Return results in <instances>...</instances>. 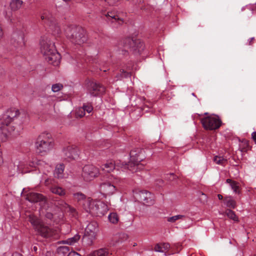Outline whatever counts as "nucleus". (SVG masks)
Instances as JSON below:
<instances>
[{"mask_svg": "<svg viewBox=\"0 0 256 256\" xmlns=\"http://www.w3.org/2000/svg\"><path fill=\"white\" fill-rule=\"evenodd\" d=\"M118 0H106V2H107L110 6H114L116 4Z\"/></svg>", "mask_w": 256, "mask_h": 256, "instance_id": "44", "label": "nucleus"}, {"mask_svg": "<svg viewBox=\"0 0 256 256\" xmlns=\"http://www.w3.org/2000/svg\"><path fill=\"white\" fill-rule=\"evenodd\" d=\"M4 69L0 66V76H2L4 75Z\"/></svg>", "mask_w": 256, "mask_h": 256, "instance_id": "51", "label": "nucleus"}, {"mask_svg": "<svg viewBox=\"0 0 256 256\" xmlns=\"http://www.w3.org/2000/svg\"><path fill=\"white\" fill-rule=\"evenodd\" d=\"M66 204V208L67 212L71 216L76 218L78 216V213L76 210L74 208L70 206V205L67 204Z\"/></svg>", "mask_w": 256, "mask_h": 256, "instance_id": "31", "label": "nucleus"}, {"mask_svg": "<svg viewBox=\"0 0 256 256\" xmlns=\"http://www.w3.org/2000/svg\"><path fill=\"white\" fill-rule=\"evenodd\" d=\"M66 38L76 45H82L87 40L86 30L81 26H70L66 30Z\"/></svg>", "mask_w": 256, "mask_h": 256, "instance_id": "3", "label": "nucleus"}, {"mask_svg": "<svg viewBox=\"0 0 256 256\" xmlns=\"http://www.w3.org/2000/svg\"><path fill=\"white\" fill-rule=\"evenodd\" d=\"M226 213L227 216L230 219L234 221L238 222V218L234 212L231 210L228 209L226 210Z\"/></svg>", "mask_w": 256, "mask_h": 256, "instance_id": "34", "label": "nucleus"}, {"mask_svg": "<svg viewBox=\"0 0 256 256\" xmlns=\"http://www.w3.org/2000/svg\"><path fill=\"white\" fill-rule=\"evenodd\" d=\"M20 112L16 108L8 109L2 116L0 120L2 126L0 130L5 138L8 134L15 130L16 126L14 122L20 116Z\"/></svg>", "mask_w": 256, "mask_h": 256, "instance_id": "2", "label": "nucleus"}, {"mask_svg": "<svg viewBox=\"0 0 256 256\" xmlns=\"http://www.w3.org/2000/svg\"><path fill=\"white\" fill-rule=\"evenodd\" d=\"M96 234L94 233L92 234L85 233L82 238L84 242L87 246H91L96 238Z\"/></svg>", "mask_w": 256, "mask_h": 256, "instance_id": "21", "label": "nucleus"}, {"mask_svg": "<svg viewBox=\"0 0 256 256\" xmlns=\"http://www.w3.org/2000/svg\"><path fill=\"white\" fill-rule=\"evenodd\" d=\"M88 92L92 96H96L103 94L105 92V88L92 80H89L87 84Z\"/></svg>", "mask_w": 256, "mask_h": 256, "instance_id": "12", "label": "nucleus"}, {"mask_svg": "<svg viewBox=\"0 0 256 256\" xmlns=\"http://www.w3.org/2000/svg\"><path fill=\"white\" fill-rule=\"evenodd\" d=\"M85 210L98 216L104 215L108 210V206L102 202H94L88 200L85 204Z\"/></svg>", "mask_w": 256, "mask_h": 256, "instance_id": "6", "label": "nucleus"}, {"mask_svg": "<svg viewBox=\"0 0 256 256\" xmlns=\"http://www.w3.org/2000/svg\"><path fill=\"white\" fill-rule=\"evenodd\" d=\"M62 156L64 159L70 162L78 157V150L75 146H68L64 148Z\"/></svg>", "mask_w": 256, "mask_h": 256, "instance_id": "13", "label": "nucleus"}, {"mask_svg": "<svg viewBox=\"0 0 256 256\" xmlns=\"http://www.w3.org/2000/svg\"><path fill=\"white\" fill-rule=\"evenodd\" d=\"M18 168L22 172H26L28 171L26 169L28 168V164L26 162H20L18 165Z\"/></svg>", "mask_w": 256, "mask_h": 256, "instance_id": "33", "label": "nucleus"}, {"mask_svg": "<svg viewBox=\"0 0 256 256\" xmlns=\"http://www.w3.org/2000/svg\"><path fill=\"white\" fill-rule=\"evenodd\" d=\"M74 200L80 204H82L85 210V204L87 203L88 200L90 202L92 200L90 198H87L86 196L81 192H77L73 194Z\"/></svg>", "mask_w": 256, "mask_h": 256, "instance_id": "17", "label": "nucleus"}, {"mask_svg": "<svg viewBox=\"0 0 256 256\" xmlns=\"http://www.w3.org/2000/svg\"><path fill=\"white\" fill-rule=\"evenodd\" d=\"M252 138L255 142V143L256 144V132H254L252 134Z\"/></svg>", "mask_w": 256, "mask_h": 256, "instance_id": "48", "label": "nucleus"}, {"mask_svg": "<svg viewBox=\"0 0 256 256\" xmlns=\"http://www.w3.org/2000/svg\"><path fill=\"white\" fill-rule=\"evenodd\" d=\"M50 190L52 192L53 194H58L60 196H64L66 194V192L64 189H63L62 188L54 186H52L50 188Z\"/></svg>", "mask_w": 256, "mask_h": 256, "instance_id": "25", "label": "nucleus"}, {"mask_svg": "<svg viewBox=\"0 0 256 256\" xmlns=\"http://www.w3.org/2000/svg\"><path fill=\"white\" fill-rule=\"evenodd\" d=\"M40 50L46 60L54 66L59 64L60 56L56 49L53 42L47 37H42L40 42Z\"/></svg>", "mask_w": 256, "mask_h": 256, "instance_id": "1", "label": "nucleus"}, {"mask_svg": "<svg viewBox=\"0 0 256 256\" xmlns=\"http://www.w3.org/2000/svg\"><path fill=\"white\" fill-rule=\"evenodd\" d=\"M120 74L116 76V77L118 78V80L121 79L122 78H127L130 77L131 76V74L130 72H126L124 69H121L120 70Z\"/></svg>", "mask_w": 256, "mask_h": 256, "instance_id": "36", "label": "nucleus"}, {"mask_svg": "<svg viewBox=\"0 0 256 256\" xmlns=\"http://www.w3.org/2000/svg\"><path fill=\"white\" fill-rule=\"evenodd\" d=\"M218 199L220 200H222L223 198L222 196L220 194H218Z\"/></svg>", "mask_w": 256, "mask_h": 256, "instance_id": "54", "label": "nucleus"}, {"mask_svg": "<svg viewBox=\"0 0 256 256\" xmlns=\"http://www.w3.org/2000/svg\"><path fill=\"white\" fill-rule=\"evenodd\" d=\"M116 164L114 162L112 161H108L106 163L102 164L100 168L102 170L105 171L106 172H110L115 168Z\"/></svg>", "mask_w": 256, "mask_h": 256, "instance_id": "23", "label": "nucleus"}, {"mask_svg": "<svg viewBox=\"0 0 256 256\" xmlns=\"http://www.w3.org/2000/svg\"><path fill=\"white\" fill-rule=\"evenodd\" d=\"M14 42H16V46H22L24 45V42L23 34H21L19 36L14 34Z\"/></svg>", "mask_w": 256, "mask_h": 256, "instance_id": "29", "label": "nucleus"}, {"mask_svg": "<svg viewBox=\"0 0 256 256\" xmlns=\"http://www.w3.org/2000/svg\"><path fill=\"white\" fill-rule=\"evenodd\" d=\"M130 154V161L128 164H122V168L124 169L128 168L132 172H136L143 168V166L140 164L142 159L138 158L139 152H136L135 150H132Z\"/></svg>", "mask_w": 256, "mask_h": 256, "instance_id": "7", "label": "nucleus"}, {"mask_svg": "<svg viewBox=\"0 0 256 256\" xmlns=\"http://www.w3.org/2000/svg\"><path fill=\"white\" fill-rule=\"evenodd\" d=\"M62 88V84H56L52 86V92H56L60 91Z\"/></svg>", "mask_w": 256, "mask_h": 256, "instance_id": "40", "label": "nucleus"}, {"mask_svg": "<svg viewBox=\"0 0 256 256\" xmlns=\"http://www.w3.org/2000/svg\"><path fill=\"white\" fill-rule=\"evenodd\" d=\"M82 107L84 109V112H87L88 114L93 110V107L91 104H84Z\"/></svg>", "mask_w": 256, "mask_h": 256, "instance_id": "41", "label": "nucleus"}, {"mask_svg": "<svg viewBox=\"0 0 256 256\" xmlns=\"http://www.w3.org/2000/svg\"><path fill=\"white\" fill-rule=\"evenodd\" d=\"M46 217L50 220H52L53 218V214L50 212H48L46 214Z\"/></svg>", "mask_w": 256, "mask_h": 256, "instance_id": "47", "label": "nucleus"}, {"mask_svg": "<svg viewBox=\"0 0 256 256\" xmlns=\"http://www.w3.org/2000/svg\"><path fill=\"white\" fill-rule=\"evenodd\" d=\"M108 252L106 248H100L94 252L90 256H108Z\"/></svg>", "mask_w": 256, "mask_h": 256, "instance_id": "28", "label": "nucleus"}, {"mask_svg": "<svg viewBox=\"0 0 256 256\" xmlns=\"http://www.w3.org/2000/svg\"><path fill=\"white\" fill-rule=\"evenodd\" d=\"M164 184V181L162 180H158L156 181V184L158 186H162Z\"/></svg>", "mask_w": 256, "mask_h": 256, "instance_id": "45", "label": "nucleus"}, {"mask_svg": "<svg viewBox=\"0 0 256 256\" xmlns=\"http://www.w3.org/2000/svg\"><path fill=\"white\" fill-rule=\"evenodd\" d=\"M214 161L217 164L223 165L226 160L223 157L215 156L214 158Z\"/></svg>", "mask_w": 256, "mask_h": 256, "instance_id": "38", "label": "nucleus"}, {"mask_svg": "<svg viewBox=\"0 0 256 256\" xmlns=\"http://www.w3.org/2000/svg\"><path fill=\"white\" fill-rule=\"evenodd\" d=\"M230 187L235 193L240 194V186L238 182L233 181L231 182Z\"/></svg>", "mask_w": 256, "mask_h": 256, "instance_id": "39", "label": "nucleus"}, {"mask_svg": "<svg viewBox=\"0 0 256 256\" xmlns=\"http://www.w3.org/2000/svg\"><path fill=\"white\" fill-rule=\"evenodd\" d=\"M170 248V244L168 243H159L156 244L154 248V251L164 253L166 255Z\"/></svg>", "mask_w": 256, "mask_h": 256, "instance_id": "19", "label": "nucleus"}, {"mask_svg": "<svg viewBox=\"0 0 256 256\" xmlns=\"http://www.w3.org/2000/svg\"><path fill=\"white\" fill-rule=\"evenodd\" d=\"M36 231L38 234L44 238H51L56 234V232L52 228L42 224Z\"/></svg>", "mask_w": 256, "mask_h": 256, "instance_id": "14", "label": "nucleus"}, {"mask_svg": "<svg viewBox=\"0 0 256 256\" xmlns=\"http://www.w3.org/2000/svg\"><path fill=\"white\" fill-rule=\"evenodd\" d=\"M254 256H256V254L254 255Z\"/></svg>", "mask_w": 256, "mask_h": 256, "instance_id": "58", "label": "nucleus"}, {"mask_svg": "<svg viewBox=\"0 0 256 256\" xmlns=\"http://www.w3.org/2000/svg\"><path fill=\"white\" fill-rule=\"evenodd\" d=\"M12 256H23L18 253L16 252V253L13 254Z\"/></svg>", "mask_w": 256, "mask_h": 256, "instance_id": "53", "label": "nucleus"}, {"mask_svg": "<svg viewBox=\"0 0 256 256\" xmlns=\"http://www.w3.org/2000/svg\"><path fill=\"white\" fill-rule=\"evenodd\" d=\"M80 236L79 234H76L73 237L68 238L64 242L67 244L73 245L80 240Z\"/></svg>", "mask_w": 256, "mask_h": 256, "instance_id": "30", "label": "nucleus"}, {"mask_svg": "<svg viewBox=\"0 0 256 256\" xmlns=\"http://www.w3.org/2000/svg\"><path fill=\"white\" fill-rule=\"evenodd\" d=\"M22 4L23 2L20 0H11L10 8L12 10L16 11L21 8Z\"/></svg>", "mask_w": 256, "mask_h": 256, "instance_id": "26", "label": "nucleus"}, {"mask_svg": "<svg viewBox=\"0 0 256 256\" xmlns=\"http://www.w3.org/2000/svg\"><path fill=\"white\" fill-rule=\"evenodd\" d=\"M2 162V157L0 156V164H1Z\"/></svg>", "mask_w": 256, "mask_h": 256, "instance_id": "56", "label": "nucleus"}, {"mask_svg": "<svg viewBox=\"0 0 256 256\" xmlns=\"http://www.w3.org/2000/svg\"><path fill=\"white\" fill-rule=\"evenodd\" d=\"M54 143L51 134L48 132H42L37 138L35 142L36 152L42 156L46 155L52 150Z\"/></svg>", "mask_w": 256, "mask_h": 256, "instance_id": "4", "label": "nucleus"}, {"mask_svg": "<svg viewBox=\"0 0 256 256\" xmlns=\"http://www.w3.org/2000/svg\"><path fill=\"white\" fill-rule=\"evenodd\" d=\"M254 40V38H252L248 40V45H252L253 43V40Z\"/></svg>", "mask_w": 256, "mask_h": 256, "instance_id": "50", "label": "nucleus"}, {"mask_svg": "<svg viewBox=\"0 0 256 256\" xmlns=\"http://www.w3.org/2000/svg\"><path fill=\"white\" fill-rule=\"evenodd\" d=\"M186 216L184 215L178 214L168 218H167V221L170 222H174L176 220H184Z\"/></svg>", "mask_w": 256, "mask_h": 256, "instance_id": "32", "label": "nucleus"}, {"mask_svg": "<svg viewBox=\"0 0 256 256\" xmlns=\"http://www.w3.org/2000/svg\"><path fill=\"white\" fill-rule=\"evenodd\" d=\"M108 22L111 23H118V24H121L123 22L122 19L119 18V16L116 14L112 12H108L106 14Z\"/></svg>", "mask_w": 256, "mask_h": 256, "instance_id": "18", "label": "nucleus"}, {"mask_svg": "<svg viewBox=\"0 0 256 256\" xmlns=\"http://www.w3.org/2000/svg\"><path fill=\"white\" fill-rule=\"evenodd\" d=\"M98 230V224L96 222L90 223L86 228L85 233L96 234Z\"/></svg>", "mask_w": 256, "mask_h": 256, "instance_id": "24", "label": "nucleus"}, {"mask_svg": "<svg viewBox=\"0 0 256 256\" xmlns=\"http://www.w3.org/2000/svg\"><path fill=\"white\" fill-rule=\"evenodd\" d=\"M69 248L68 246H62L58 248V252L64 254H67L69 252Z\"/></svg>", "mask_w": 256, "mask_h": 256, "instance_id": "43", "label": "nucleus"}, {"mask_svg": "<svg viewBox=\"0 0 256 256\" xmlns=\"http://www.w3.org/2000/svg\"><path fill=\"white\" fill-rule=\"evenodd\" d=\"M100 192L104 196L112 195L116 191V186L108 182L102 183L100 186Z\"/></svg>", "mask_w": 256, "mask_h": 256, "instance_id": "15", "label": "nucleus"}, {"mask_svg": "<svg viewBox=\"0 0 256 256\" xmlns=\"http://www.w3.org/2000/svg\"><path fill=\"white\" fill-rule=\"evenodd\" d=\"M234 180H232L230 179H227L226 180V183H228V184H230V185L231 184V182H233Z\"/></svg>", "mask_w": 256, "mask_h": 256, "instance_id": "52", "label": "nucleus"}, {"mask_svg": "<svg viewBox=\"0 0 256 256\" xmlns=\"http://www.w3.org/2000/svg\"><path fill=\"white\" fill-rule=\"evenodd\" d=\"M192 95L195 97H196V94H194V93H192Z\"/></svg>", "mask_w": 256, "mask_h": 256, "instance_id": "57", "label": "nucleus"}, {"mask_svg": "<svg viewBox=\"0 0 256 256\" xmlns=\"http://www.w3.org/2000/svg\"><path fill=\"white\" fill-rule=\"evenodd\" d=\"M64 166L62 164H60L56 166L54 175L56 178H63L64 176Z\"/></svg>", "mask_w": 256, "mask_h": 256, "instance_id": "20", "label": "nucleus"}, {"mask_svg": "<svg viewBox=\"0 0 256 256\" xmlns=\"http://www.w3.org/2000/svg\"><path fill=\"white\" fill-rule=\"evenodd\" d=\"M118 242H122L128 238V236L126 234L121 233L118 234Z\"/></svg>", "mask_w": 256, "mask_h": 256, "instance_id": "42", "label": "nucleus"}, {"mask_svg": "<svg viewBox=\"0 0 256 256\" xmlns=\"http://www.w3.org/2000/svg\"><path fill=\"white\" fill-rule=\"evenodd\" d=\"M170 176L172 177V179L174 180L175 178V176L174 174H170Z\"/></svg>", "mask_w": 256, "mask_h": 256, "instance_id": "55", "label": "nucleus"}, {"mask_svg": "<svg viewBox=\"0 0 256 256\" xmlns=\"http://www.w3.org/2000/svg\"><path fill=\"white\" fill-rule=\"evenodd\" d=\"M68 256H81V255L76 252H68Z\"/></svg>", "mask_w": 256, "mask_h": 256, "instance_id": "46", "label": "nucleus"}, {"mask_svg": "<svg viewBox=\"0 0 256 256\" xmlns=\"http://www.w3.org/2000/svg\"><path fill=\"white\" fill-rule=\"evenodd\" d=\"M110 222L114 224L118 223V217L116 213H110L108 216Z\"/></svg>", "mask_w": 256, "mask_h": 256, "instance_id": "35", "label": "nucleus"}, {"mask_svg": "<svg viewBox=\"0 0 256 256\" xmlns=\"http://www.w3.org/2000/svg\"><path fill=\"white\" fill-rule=\"evenodd\" d=\"M40 18L43 22L50 27L54 34H59L60 32V26L49 11L44 10L41 14Z\"/></svg>", "mask_w": 256, "mask_h": 256, "instance_id": "8", "label": "nucleus"}, {"mask_svg": "<svg viewBox=\"0 0 256 256\" xmlns=\"http://www.w3.org/2000/svg\"><path fill=\"white\" fill-rule=\"evenodd\" d=\"M224 202L227 207L231 208H234L236 206V201L231 196L226 197Z\"/></svg>", "mask_w": 256, "mask_h": 256, "instance_id": "27", "label": "nucleus"}, {"mask_svg": "<svg viewBox=\"0 0 256 256\" xmlns=\"http://www.w3.org/2000/svg\"><path fill=\"white\" fill-rule=\"evenodd\" d=\"M99 175V168L94 165L86 164L82 168V176L86 182H90Z\"/></svg>", "mask_w": 256, "mask_h": 256, "instance_id": "9", "label": "nucleus"}, {"mask_svg": "<svg viewBox=\"0 0 256 256\" xmlns=\"http://www.w3.org/2000/svg\"><path fill=\"white\" fill-rule=\"evenodd\" d=\"M28 221L30 222L36 231L42 224L40 220L34 215L29 216Z\"/></svg>", "mask_w": 256, "mask_h": 256, "instance_id": "22", "label": "nucleus"}, {"mask_svg": "<svg viewBox=\"0 0 256 256\" xmlns=\"http://www.w3.org/2000/svg\"><path fill=\"white\" fill-rule=\"evenodd\" d=\"M26 200L31 202H40L45 204L47 200L46 196L41 194L30 192L26 194Z\"/></svg>", "mask_w": 256, "mask_h": 256, "instance_id": "16", "label": "nucleus"}, {"mask_svg": "<svg viewBox=\"0 0 256 256\" xmlns=\"http://www.w3.org/2000/svg\"><path fill=\"white\" fill-rule=\"evenodd\" d=\"M137 200L146 206H150L154 202L153 194L146 190H140L135 194Z\"/></svg>", "mask_w": 256, "mask_h": 256, "instance_id": "11", "label": "nucleus"}, {"mask_svg": "<svg viewBox=\"0 0 256 256\" xmlns=\"http://www.w3.org/2000/svg\"><path fill=\"white\" fill-rule=\"evenodd\" d=\"M201 123L205 130H216L222 124V121L217 116H208L201 118Z\"/></svg>", "mask_w": 256, "mask_h": 256, "instance_id": "10", "label": "nucleus"}, {"mask_svg": "<svg viewBox=\"0 0 256 256\" xmlns=\"http://www.w3.org/2000/svg\"><path fill=\"white\" fill-rule=\"evenodd\" d=\"M86 114L84 109L82 107L77 108L76 110V118H82Z\"/></svg>", "mask_w": 256, "mask_h": 256, "instance_id": "37", "label": "nucleus"}, {"mask_svg": "<svg viewBox=\"0 0 256 256\" xmlns=\"http://www.w3.org/2000/svg\"><path fill=\"white\" fill-rule=\"evenodd\" d=\"M122 51L130 50L134 54H140L144 49V44L140 40L127 38L122 42Z\"/></svg>", "mask_w": 256, "mask_h": 256, "instance_id": "5", "label": "nucleus"}, {"mask_svg": "<svg viewBox=\"0 0 256 256\" xmlns=\"http://www.w3.org/2000/svg\"><path fill=\"white\" fill-rule=\"evenodd\" d=\"M30 166L32 168L35 167L36 166V163L34 162H30L29 164H28V167Z\"/></svg>", "mask_w": 256, "mask_h": 256, "instance_id": "49", "label": "nucleus"}]
</instances>
